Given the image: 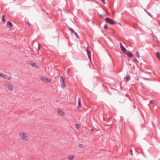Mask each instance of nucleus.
<instances>
[{
  "mask_svg": "<svg viewBox=\"0 0 160 160\" xmlns=\"http://www.w3.org/2000/svg\"><path fill=\"white\" fill-rule=\"evenodd\" d=\"M105 21L107 23L112 25L115 24L117 23V22L108 18H106L105 19Z\"/></svg>",
  "mask_w": 160,
  "mask_h": 160,
  "instance_id": "nucleus-1",
  "label": "nucleus"
},
{
  "mask_svg": "<svg viewBox=\"0 0 160 160\" xmlns=\"http://www.w3.org/2000/svg\"><path fill=\"white\" fill-rule=\"evenodd\" d=\"M60 83L61 84V86L62 88H65L66 86V84L64 82V78H63L62 76L60 77Z\"/></svg>",
  "mask_w": 160,
  "mask_h": 160,
  "instance_id": "nucleus-2",
  "label": "nucleus"
},
{
  "mask_svg": "<svg viewBox=\"0 0 160 160\" xmlns=\"http://www.w3.org/2000/svg\"><path fill=\"white\" fill-rule=\"evenodd\" d=\"M40 79L41 80L46 83L49 82L51 81L50 79L47 78L46 77H41Z\"/></svg>",
  "mask_w": 160,
  "mask_h": 160,
  "instance_id": "nucleus-3",
  "label": "nucleus"
},
{
  "mask_svg": "<svg viewBox=\"0 0 160 160\" xmlns=\"http://www.w3.org/2000/svg\"><path fill=\"white\" fill-rule=\"evenodd\" d=\"M120 46L121 49L122 51L123 52L124 54H126L127 50L123 46V45L122 43H120Z\"/></svg>",
  "mask_w": 160,
  "mask_h": 160,
  "instance_id": "nucleus-4",
  "label": "nucleus"
},
{
  "mask_svg": "<svg viewBox=\"0 0 160 160\" xmlns=\"http://www.w3.org/2000/svg\"><path fill=\"white\" fill-rule=\"evenodd\" d=\"M20 136L21 138L22 139H24L25 140H28V138L27 136V134L24 133H23L22 134H20Z\"/></svg>",
  "mask_w": 160,
  "mask_h": 160,
  "instance_id": "nucleus-5",
  "label": "nucleus"
},
{
  "mask_svg": "<svg viewBox=\"0 0 160 160\" xmlns=\"http://www.w3.org/2000/svg\"><path fill=\"white\" fill-rule=\"evenodd\" d=\"M57 112L58 114L61 116H63L64 115V113L60 109H57Z\"/></svg>",
  "mask_w": 160,
  "mask_h": 160,
  "instance_id": "nucleus-6",
  "label": "nucleus"
},
{
  "mask_svg": "<svg viewBox=\"0 0 160 160\" xmlns=\"http://www.w3.org/2000/svg\"><path fill=\"white\" fill-rule=\"evenodd\" d=\"M124 54L125 55H127V56H128V57L129 58H132V56H133V54L131 53V52L129 51H128V52H127V51H126V53Z\"/></svg>",
  "mask_w": 160,
  "mask_h": 160,
  "instance_id": "nucleus-7",
  "label": "nucleus"
},
{
  "mask_svg": "<svg viewBox=\"0 0 160 160\" xmlns=\"http://www.w3.org/2000/svg\"><path fill=\"white\" fill-rule=\"evenodd\" d=\"M12 23L10 21H9L8 22L6 26L7 28H9L12 27Z\"/></svg>",
  "mask_w": 160,
  "mask_h": 160,
  "instance_id": "nucleus-8",
  "label": "nucleus"
},
{
  "mask_svg": "<svg viewBox=\"0 0 160 160\" xmlns=\"http://www.w3.org/2000/svg\"><path fill=\"white\" fill-rule=\"evenodd\" d=\"M131 79L130 76L128 75L126 76V78H124V79L125 80L126 82H127L130 80Z\"/></svg>",
  "mask_w": 160,
  "mask_h": 160,
  "instance_id": "nucleus-9",
  "label": "nucleus"
},
{
  "mask_svg": "<svg viewBox=\"0 0 160 160\" xmlns=\"http://www.w3.org/2000/svg\"><path fill=\"white\" fill-rule=\"evenodd\" d=\"M78 106L77 107L78 108H79L81 106V100L79 98H78Z\"/></svg>",
  "mask_w": 160,
  "mask_h": 160,
  "instance_id": "nucleus-10",
  "label": "nucleus"
},
{
  "mask_svg": "<svg viewBox=\"0 0 160 160\" xmlns=\"http://www.w3.org/2000/svg\"><path fill=\"white\" fill-rule=\"evenodd\" d=\"M0 77L3 78L4 79L7 78L6 75L4 74L1 73H0Z\"/></svg>",
  "mask_w": 160,
  "mask_h": 160,
  "instance_id": "nucleus-11",
  "label": "nucleus"
},
{
  "mask_svg": "<svg viewBox=\"0 0 160 160\" xmlns=\"http://www.w3.org/2000/svg\"><path fill=\"white\" fill-rule=\"evenodd\" d=\"M8 88L10 91H12L13 89L12 86L11 84H9L8 86Z\"/></svg>",
  "mask_w": 160,
  "mask_h": 160,
  "instance_id": "nucleus-12",
  "label": "nucleus"
},
{
  "mask_svg": "<svg viewBox=\"0 0 160 160\" xmlns=\"http://www.w3.org/2000/svg\"><path fill=\"white\" fill-rule=\"evenodd\" d=\"M74 157V155H72V156H69L68 157V158L70 160H72Z\"/></svg>",
  "mask_w": 160,
  "mask_h": 160,
  "instance_id": "nucleus-13",
  "label": "nucleus"
},
{
  "mask_svg": "<svg viewBox=\"0 0 160 160\" xmlns=\"http://www.w3.org/2000/svg\"><path fill=\"white\" fill-rule=\"evenodd\" d=\"M86 51L87 52V54L88 55H91V52L88 48V47H87L86 49Z\"/></svg>",
  "mask_w": 160,
  "mask_h": 160,
  "instance_id": "nucleus-14",
  "label": "nucleus"
},
{
  "mask_svg": "<svg viewBox=\"0 0 160 160\" xmlns=\"http://www.w3.org/2000/svg\"><path fill=\"white\" fill-rule=\"evenodd\" d=\"M156 56H157V58H158V59H160V53L159 52H157L156 53Z\"/></svg>",
  "mask_w": 160,
  "mask_h": 160,
  "instance_id": "nucleus-15",
  "label": "nucleus"
},
{
  "mask_svg": "<svg viewBox=\"0 0 160 160\" xmlns=\"http://www.w3.org/2000/svg\"><path fill=\"white\" fill-rule=\"evenodd\" d=\"M68 29L72 32V33H73V32H74V30L71 28L68 27Z\"/></svg>",
  "mask_w": 160,
  "mask_h": 160,
  "instance_id": "nucleus-16",
  "label": "nucleus"
},
{
  "mask_svg": "<svg viewBox=\"0 0 160 160\" xmlns=\"http://www.w3.org/2000/svg\"><path fill=\"white\" fill-rule=\"evenodd\" d=\"M144 10H145V11L147 12V13L148 15H149L150 17H152V16L151 15V14L147 10H146L145 9H144Z\"/></svg>",
  "mask_w": 160,
  "mask_h": 160,
  "instance_id": "nucleus-17",
  "label": "nucleus"
},
{
  "mask_svg": "<svg viewBox=\"0 0 160 160\" xmlns=\"http://www.w3.org/2000/svg\"><path fill=\"white\" fill-rule=\"evenodd\" d=\"M73 33H74L75 34V36H76V37L77 38H79V36H78V33H77L76 32H75L74 31V32H73Z\"/></svg>",
  "mask_w": 160,
  "mask_h": 160,
  "instance_id": "nucleus-18",
  "label": "nucleus"
},
{
  "mask_svg": "<svg viewBox=\"0 0 160 160\" xmlns=\"http://www.w3.org/2000/svg\"><path fill=\"white\" fill-rule=\"evenodd\" d=\"M31 66H32L33 67H35L36 66L37 67L36 65V64L34 62H32L30 63Z\"/></svg>",
  "mask_w": 160,
  "mask_h": 160,
  "instance_id": "nucleus-19",
  "label": "nucleus"
},
{
  "mask_svg": "<svg viewBox=\"0 0 160 160\" xmlns=\"http://www.w3.org/2000/svg\"><path fill=\"white\" fill-rule=\"evenodd\" d=\"M84 145L82 144H79L78 145V147L79 148H82V147H84Z\"/></svg>",
  "mask_w": 160,
  "mask_h": 160,
  "instance_id": "nucleus-20",
  "label": "nucleus"
},
{
  "mask_svg": "<svg viewBox=\"0 0 160 160\" xmlns=\"http://www.w3.org/2000/svg\"><path fill=\"white\" fill-rule=\"evenodd\" d=\"M80 124H76L75 127L76 128L78 129L80 128Z\"/></svg>",
  "mask_w": 160,
  "mask_h": 160,
  "instance_id": "nucleus-21",
  "label": "nucleus"
},
{
  "mask_svg": "<svg viewBox=\"0 0 160 160\" xmlns=\"http://www.w3.org/2000/svg\"><path fill=\"white\" fill-rule=\"evenodd\" d=\"M136 55L137 57L139 58V53L138 51H137L136 53Z\"/></svg>",
  "mask_w": 160,
  "mask_h": 160,
  "instance_id": "nucleus-22",
  "label": "nucleus"
},
{
  "mask_svg": "<svg viewBox=\"0 0 160 160\" xmlns=\"http://www.w3.org/2000/svg\"><path fill=\"white\" fill-rule=\"evenodd\" d=\"M130 153L131 155H133V153L132 152V150L131 148L130 149Z\"/></svg>",
  "mask_w": 160,
  "mask_h": 160,
  "instance_id": "nucleus-23",
  "label": "nucleus"
},
{
  "mask_svg": "<svg viewBox=\"0 0 160 160\" xmlns=\"http://www.w3.org/2000/svg\"><path fill=\"white\" fill-rule=\"evenodd\" d=\"M2 21L3 22H4L5 21V19L4 18V15H3L2 16Z\"/></svg>",
  "mask_w": 160,
  "mask_h": 160,
  "instance_id": "nucleus-24",
  "label": "nucleus"
},
{
  "mask_svg": "<svg viewBox=\"0 0 160 160\" xmlns=\"http://www.w3.org/2000/svg\"><path fill=\"white\" fill-rule=\"evenodd\" d=\"M141 153L143 154V155L144 156V157H145V158L146 157V156L145 155L144 153L143 152V150H141Z\"/></svg>",
  "mask_w": 160,
  "mask_h": 160,
  "instance_id": "nucleus-25",
  "label": "nucleus"
},
{
  "mask_svg": "<svg viewBox=\"0 0 160 160\" xmlns=\"http://www.w3.org/2000/svg\"><path fill=\"white\" fill-rule=\"evenodd\" d=\"M104 28L105 30H106L107 29L108 26H107V24H105V25H104Z\"/></svg>",
  "mask_w": 160,
  "mask_h": 160,
  "instance_id": "nucleus-26",
  "label": "nucleus"
},
{
  "mask_svg": "<svg viewBox=\"0 0 160 160\" xmlns=\"http://www.w3.org/2000/svg\"><path fill=\"white\" fill-rule=\"evenodd\" d=\"M72 70L71 68H69L67 70V73L68 74L69 72Z\"/></svg>",
  "mask_w": 160,
  "mask_h": 160,
  "instance_id": "nucleus-27",
  "label": "nucleus"
},
{
  "mask_svg": "<svg viewBox=\"0 0 160 160\" xmlns=\"http://www.w3.org/2000/svg\"><path fill=\"white\" fill-rule=\"evenodd\" d=\"M88 57L90 59V61H91V55H88Z\"/></svg>",
  "mask_w": 160,
  "mask_h": 160,
  "instance_id": "nucleus-28",
  "label": "nucleus"
},
{
  "mask_svg": "<svg viewBox=\"0 0 160 160\" xmlns=\"http://www.w3.org/2000/svg\"><path fill=\"white\" fill-rule=\"evenodd\" d=\"M101 1L104 3H105V0H101Z\"/></svg>",
  "mask_w": 160,
  "mask_h": 160,
  "instance_id": "nucleus-29",
  "label": "nucleus"
},
{
  "mask_svg": "<svg viewBox=\"0 0 160 160\" xmlns=\"http://www.w3.org/2000/svg\"><path fill=\"white\" fill-rule=\"evenodd\" d=\"M152 102H153V101H152V100H150V101H149V104H151V103H152Z\"/></svg>",
  "mask_w": 160,
  "mask_h": 160,
  "instance_id": "nucleus-30",
  "label": "nucleus"
},
{
  "mask_svg": "<svg viewBox=\"0 0 160 160\" xmlns=\"http://www.w3.org/2000/svg\"><path fill=\"white\" fill-rule=\"evenodd\" d=\"M95 129V128H92V129H91L90 130H91V131H92L94 130Z\"/></svg>",
  "mask_w": 160,
  "mask_h": 160,
  "instance_id": "nucleus-31",
  "label": "nucleus"
},
{
  "mask_svg": "<svg viewBox=\"0 0 160 160\" xmlns=\"http://www.w3.org/2000/svg\"><path fill=\"white\" fill-rule=\"evenodd\" d=\"M38 49L39 50L40 49V44L39 43H38Z\"/></svg>",
  "mask_w": 160,
  "mask_h": 160,
  "instance_id": "nucleus-32",
  "label": "nucleus"
},
{
  "mask_svg": "<svg viewBox=\"0 0 160 160\" xmlns=\"http://www.w3.org/2000/svg\"><path fill=\"white\" fill-rule=\"evenodd\" d=\"M7 79H8V80H10L11 79V78L10 77H7Z\"/></svg>",
  "mask_w": 160,
  "mask_h": 160,
  "instance_id": "nucleus-33",
  "label": "nucleus"
},
{
  "mask_svg": "<svg viewBox=\"0 0 160 160\" xmlns=\"http://www.w3.org/2000/svg\"><path fill=\"white\" fill-rule=\"evenodd\" d=\"M28 25L29 26H30V25H31V24H30V23L29 22H28Z\"/></svg>",
  "mask_w": 160,
  "mask_h": 160,
  "instance_id": "nucleus-34",
  "label": "nucleus"
},
{
  "mask_svg": "<svg viewBox=\"0 0 160 160\" xmlns=\"http://www.w3.org/2000/svg\"><path fill=\"white\" fill-rule=\"evenodd\" d=\"M135 61L137 62L138 63L139 62L138 61L136 58H135Z\"/></svg>",
  "mask_w": 160,
  "mask_h": 160,
  "instance_id": "nucleus-35",
  "label": "nucleus"
},
{
  "mask_svg": "<svg viewBox=\"0 0 160 160\" xmlns=\"http://www.w3.org/2000/svg\"><path fill=\"white\" fill-rule=\"evenodd\" d=\"M134 108H136V107L135 106H134Z\"/></svg>",
  "mask_w": 160,
  "mask_h": 160,
  "instance_id": "nucleus-36",
  "label": "nucleus"
},
{
  "mask_svg": "<svg viewBox=\"0 0 160 160\" xmlns=\"http://www.w3.org/2000/svg\"><path fill=\"white\" fill-rule=\"evenodd\" d=\"M119 24L120 26H121V25L120 23H119Z\"/></svg>",
  "mask_w": 160,
  "mask_h": 160,
  "instance_id": "nucleus-37",
  "label": "nucleus"
}]
</instances>
